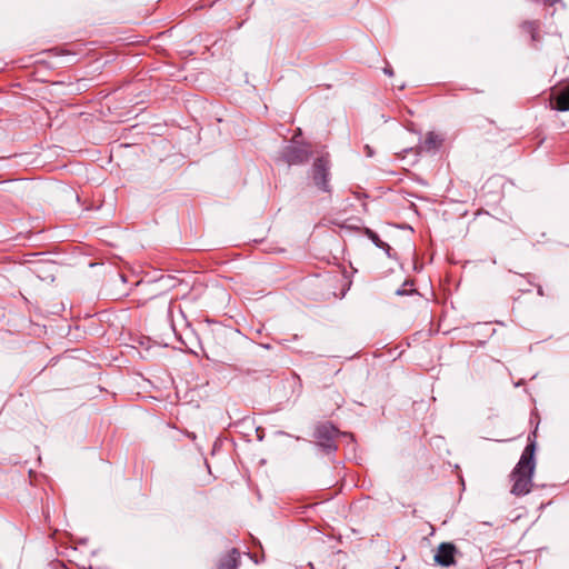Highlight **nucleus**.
<instances>
[{
	"label": "nucleus",
	"mask_w": 569,
	"mask_h": 569,
	"mask_svg": "<svg viewBox=\"0 0 569 569\" xmlns=\"http://www.w3.org/2000/svg\"><path fill=\"white\" fill-rule=\"evenodd\" d=\"M535 451L536 443L535 441H530L510 473V480L512 482L510 492L517 497L526 496L531 491L536 468Z\"/></svg>",
	"instance_id": "obj_1"
},
{
	"label": "nucleus",
	"mask_w": 569,
	"mask_h": 569,
	"mask_svg": "<svg viewBox=\"0 0 569 569\" xmlns=\"http://www.w3.org/2000/svg\"><path fill=\"white\" fill-rule=\"evenodd\" d=\"M330 160L329 156L325 154L317 158L311 167L310 176L315 187L326 193L331 192L330 186Z\"/></svg>",
	"instance_id": "obj_2"
},
{
	"label": "nucleus",
	"mask_w": 569,
	"mask_h": 569,
	"mask_svg": "<svg viewBox=\"0 0 569 569\" xmlns=\"http://www.w3.org/2000/svg\"><path fill=\"white\" fill-rule=\"evenodd\" d=\"M311 157L310 146L291 141L281 152L282 160L289 166L303 164Z\"/></svg>",
	"instance_id": "obj_3"
},
{
	"label": "nucleus",
	"mask_w": 569,
	"mask_h": 569,
	"mask_svg": "<svg viewBox=\"0 0 569 569\" xmlns=\"http://www.w3.org/2000/svg\"><path fill=\"white\" fill-rule=\"evenodd\" d=\"M338 429L330 423H322L317 427L315 431V439L318 447H320L327 455L333 453L337 450L336 437Z\"/></svg>",
	"instance_id": "obj_4"
},
{
	"label": "nucleus",
	"mask_w": 569,
	"mask_h": 569,
	"mask_svg": "<svg viewBox=\"0 0 569 569\" xmlns=\"http://www.w3.org/2000/svg\"><path fill=\"white\" fill-rule=\"evenodd\" d=\"M457 548L451 542H442L439 545L435 555V561L441 567H451L456 563L455 557Z\"/></svg>",
	"instance_id": "obj_5"
},
{
	"label": "nucleus",
	"mask_w": 569,
	"mask_h": 569,
	"mask_svg": "<svg viewBox=\"0 0 569 569\" xmlns=\"http://www.w3.org/2000/svg\"><path fill=\"white\" fill-rule=\"evenodd\" d=\"M240 553L233 548L227 556L219 562V569H238Z\"/></svg>",
	"instance_id": "obj_6"
},
{
	"label": "nucleus",
	"mask_w": 569,
	"mask_h": 569,
	"mask_svg": "<svg viewBox=\"0 0 569 569\" xmlns=\"http://www.w3.org/2000/svg\"><path fill=\"white\" fill-rule=\"evenodd\" d=\"M365 233L373 242V244L377 248L382 249L387 253V256L390 257L391 248H390V246L387 242L382 241L379 238V236L375 231L369 229V228H366Z\"/></svg>",
	"instance_id": "obj_7"
},
{
	"label": "nucleus",
	"mask_w": 569,
	"mask_h": 569,
	"mask_svg": "<svg viewBox=\"0 0 569 569\" xmlns=\"http://www.w3.org/2000/svg\"><path fill=\"white\" fill-rule=\"evenodd\" d=\"M556 103L559 111H569V84L559 91Z\"/></svg>",
	"instance_id": "obj_8"
},
{
	"label": "nucleus",
	"mask_w": 569,
	"mask_h": 569,
	"mask_svg": "<svg viewBox=\"0 0 569 569\" xmlns=\"http://www.w3.org/2000/svg\"><path fill=\"white\" fill-rule=\"evenodd\" d=\"M442 139L435 132H429L425 139V148L427 150L437 149L440 147Z\"/></svg>",
	"instance_id": "obj_9"
},
{
	"label": "nucleus",
	"mask_w": 569,
	"mask_h": 569,
	"mask_svg": "<svg viewBox=\"0 0 569 569\" xmlns=\"http://www.w3.org/2000/svg\"><path fill=\"white\" fill-rule=\"evenodd\" d=\"M521 28L525 32L529 33L532 41L537 40L538 37V30H539V22L538 21H525L521 24Z\"/></svg>",
	"instance_id": "obj_10"
},
{
	"label": "nucleus",
	"mask_w": 569,
	"mask_h": 569,
	"mask_svg": "<svg viewBox=\"0 0 569 569\" xmlns=\"http://www.w3.org/2000/svg\"><path fill=\"white\" fill-rule=\"evenodd\" d=\"M408 293H409V291L406 290V289H398L396 291V295H398V296H405V295H408Z\"/></svg>",
	"instance_id": "obj_11"
},
{
	"label": "nucleus",
	"mask_w": 569,
	"mask_h": 569,
	"mask_svg": "<svg viewBox=\"0 0 569 569\" xmlns=\"http://www.w3.org/2000/svg\"><path fill=\"white\" fill-rule=\"evenodd\" d=\"M383 71H385V73H386V74H388V76H392V74H393V72H392V69H391V68L386 67V68L383 69Z\"/></svg>",
	"instance_id": "obj_12"
},
{
	"label": "nucleus",
	"mask_w": 569,
	"mask_h": 569,
	"mask_svg": "<svg viewBox=\"0 0 569 569\" xmlns=\"http://www.w3.org/2000/svg\"><path fill=\"white\" fill-rule=\"evenodd\" d=\"M547 3L552 4L556 0H545Z\"/></svg>",
	"instance_id": "obj_13"
}]
</instances>
